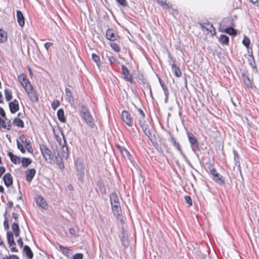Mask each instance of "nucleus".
Masks as SVG:
<instances>
[{
	"label": "nucleus",
	"mask_w": 259,
	"mask_h": 259,
	"mask_svg": "<svg viewBox=\"0 0 259 259\" xmlns=\"http://www.w3.org/2000/svg\"><path fill=\"white\" fill-rule=\"evenodd\" d=\"M110 202L112 205L113 212L118 219L120 216L121 210L119 202V199L116 194L113 193L110 195Z\"/></svg>",
	"instance_id": "nucleus-1"
},
{
	"label": "nucleus",
	"mask_w": 259,
	"mask_h": 259,
	"mask_svg": "<svg viewBox=\"0 0 259 259\" xmlns=\"http://www.w3.org/2000/svg\"><path fill=\"white\" fill-rule=\"evenodd\" d=\"M80 113L81 117L84 119L89 126L91 127H93L94 123L88 110L85 107L82 106L80 110Z\"/></svg>",
	"instance_id": "nucleus-2"
},
{
	"label": "nucleus",
	"mask_w": 259,
	"mask_h": 259,
	"mask_svg": "<svg viewBox=\"0 0 259 259\" xmlns=\"http://www.w3.org/2000/svg\"><path fill=\"white\" fill-rule=\"evenodd\" d=\"M39 148L46 161L51 163L52 162V155L51 150L44 144L40 145Z\"/></svg>",
	"instance_id": "nucleus-3"
},
{
	"label": "nucleus",
	"mask_w": 259,
	"mask_h": 259,
	"mask_svg": "<svg viewBox=\"0 0 259 259\" xmlns=\"http://www.w3.org/2000/svg\"><path fill=\"white\" fill-rule=\"evenodd\" d=\"M209 170L211 175L212 176V179L213 181L221 185L224 184L225 182L223 179V177L220 174L217 172L213 166L211 165L210 166Z\"/></svg>",
	"instance_id": "nucleus-4"
},
{
	"label": "nucleus",
	"mask_w": 259,
	"mask_h": 259,
	"mask_svg": "<svg viewBox=\"0 0 259 259\" xmlns=\"http://www.w3.org/2000/svg\"><path fill=\"white\" fill-rule=\"evenodd\" d=\"M139 121L144 134L150 140H151L150 137L152 136L151 130L152 127L150 126L148 123L145 122L144 120H142L141 118H139Z\"/></svg>",
	"instance_id": "nucleus-5"
},
{
	"label": "nucleus",
	"mask_w": 259,
	"mask_h": 259,
	"mask_svg": "<svg viewBox=\"0 0 259 259\" xmlns=\"http://www.w3.org/2000/svg\"><path fill=\"white\" fill-rule=\"evenodd\" d=\"M29 97L33 102H36L38 101V98L35 92L34 91L32 86L29 85L28 87L25 89Z\"/></svg>",
	"instance_id": "nucleus-6"
},
{
	"label": "nucleus",
	"mask_w": 259,
	"mask_h": 259,
	"mask_svg": "<svg viewBox=\"0 0 259 259\" xmlns=\"http://www.w3.org/2000/svg\"><path fill=\"white\" fill-rule=\"evenodd\" d=\"M170 141L172 143L174 146H175L178 150L180 151V152L183 155L184 158H185L186 162L188 164V165L192 168H193V166L189 159H187V157L183 154L182 149L180 147V144L177 143L173 136H171Z\"/></svg>",
	"instance_id": "nucleus-7"
},
{
	"label": "nucleus",
	"mask_w": 259,
	"mask_h": 259,
	"mask_svg": "<svg viewBox=\"0 0 259 259\" xmlns=\"http://www.w3.org/2000/svg\"><path fill=\"white\" fill-rule=\"evenodd\" d=\"M76 168L77 171V176L78 179L82 181L84 177V167L82 163L80 162H77L75 163Z\"/></svg>",
	"instance_id": "nucleus-8"
},
{
	"label": "nucleus",
	"mask_w": 259,
	"mask_h": 259,
	"mask_svg": "<svg viewBox=\"0 0 259 259\" xmlns=\"http://www.w3.org/2000/svg\"><path fill=\"white\" fill-rule=\"evenodd\" d=\"M19 139L22 144H24L25 147L30 153H33V149L31 145V143L29 140H28L25 136H20Z\"/></svg>",
	"instance_id": "nucleus-9"
},
{
	"label": "nucleus",
	"mask_w": 259,
	"mask_h": 259,
	"mask_svg": "<svg viewBox=\"0 0 259 259\" xmlns=\"http://www.w3.org/2000/svg\"><path fill=\"white\" fill-rule=\"evenodd\" d=\"M18 79L25 90L28 87L29 85H31L29 81L27 78L26 76L23 73L19 75Z\"/></svg>",
	"instance_id": "nucleus-10"
},
{
	"label": "nucleus",
	"mask_w": 259,
	"mask_h": 259,
	"mask_svg": "<svg viewBox=\"0 0 259 259\" xmlns=\"http://www.w3.org/2000/svg\"><path fill=\"white\" fill-rule=\"evenodd\" d=\"M121 116L123 121L128 126H132L133 123L130 114L126 111L122 112Z\"/></svg>",
	"instance_id": "nucleus-11"
},
{
	"label": "nucleus",
	"mask_w": 259,
	"mask_h": 259,
	"mask_svg": "<svg viewBox=\"0 0 259 259\" xmlns=\"http://www.w3.org/2000/svg\"><path fill=\"white\" fill-rule=\"evenodd\" d=\"M187 136H188L189 142H190L191 145L195 148H198V147H199L198 143L196 138L193 135V134L191 133L188 132Z\"/></svg>",
	"instance_id": "nucleus-12"
},
{
	"label": "nucleus",
	"mask_w": 259,
	"mask_h": 259,
	"mask_svg": "<svg viewBox=\"0 0 259 259\" xmlns=\"http://www.w3.org/2000/svg\"><path fill=\"white\" fill-rule=\"evenodd\" d=\"M122 73L124 75V78L128 81L132 82L133 80V77L130 74L129 71L127 67L123 65H121Z\"/></svg>",
	"instance_id": "nucleus-13"
},
{
	"label": "nucleus",
	"mask_w": 259,
	"mask_h": 259,
	"mask_svg": "<svg viewBox=\"0 0 259 259\" xmlns=\"http://www.w3.org/2000/svg\"><path fill=\"white\" fill-rule=\"evenodd\" d=\"M9 108L12 113H15L19 109V103L16 99L9 103Z\"/></svg>",
	"instance_id": "nucleus-14"
},
{
	"label": "nucleus",
	"mask_w": 259,
	"mask_h": 259,
	"mask_svg": "<svg viewBox=\"0 0 259 259\" xmlns=\"http://www.w3.org/2000/svg\"><path fill=\"white\" fill-rule=\"evenodd\" d=\"M3 181L5 185L7 187H9L13 184V178L10 173L8 172L4 175L3 177Z\"/></svg>",
	"instance_id": "nucleus-15"
},
{
	"label": "nucleus",
	"mask_w": 259,
	"mask_h": 259,
	"mask_svg": "<svg viewBox=\"0 0 259 259\" xmlns=\"http://www.w3.org/2000/svg\"><path fill=\"white\" fill-rule=\"evenodd\" d=\"M16 13L18 23L21 27H23L25 24V19L24 16L21 11L19 10H17Z\"/></svg>",
	"instance_id": "nucleus-16"
},
{
	"label": "nucleus",
	"mask_w": 259,
	"mask_h": 259,
	"mask_svg": "<svg viewBox=\"0 0 259 259\" xmlns=\"http://www.w3.org/2000/svg\"><path fill=\"white\" fill-rule=\"evenodd\" d=\"M35 174L34 168L27 169L26 171V179L27 181L30 182L32 181Z\"/></svg>",
	"instance_id": "nucleus-17"
},
{
	"label": "nucleus",
	"mask_w": 259,
	"mask_h": 259,
	"mask_svg": "<svg viewBox=\"0 0 259 259\" xmlns=\"http://www.w3.org/2000/svg\"><path fill=\"white\" fill-rule=\"evenodd\" d=\"M7 241L10 247H11L12 246H15L16 243L14 239V235L12 232H8L7 233Z\"/></svg>",
	"instance_id": "nucleus-18"
},
{
	"label": "nucleus",
	"mask_w": 259,
	"mask_h": 259,
	"mask_svg": "<svg viewBox=\"0 0 259 259\" xmlns=\"http://www.w3.org/2000/svg\"><path fill=\"white\" fill-rule=\"evenodd\" d=\"M51 152L52 155V161L55 159H60V154L58 152L57 146L56 145L51 147Z\"/></svg>",
	"instance_id": "nucleus-19"
},
{
	"label": "nucleus",
	"mask_w": 259,
	"mask_h": 259,
	"mask_svg": "<svg viewBox=\"0 0 259 259\" xmlns=\"http://www.w3.org/2000/svg\"><path fill=\"white\" fill-rule=\"evenodd\" d=\"M66 100H67L71 104L73 103L74 100L72 95L71 91L69 88L65 89Z\"/></svg>",
	"instance_id": "nucleus-20"
},
{
	"label": "nucleus",
	"mask_w": 259,
	"mask_h": 259,
	"mask_svg": "<svg viewBox=\"0 0 259 259\" xmlns=\"http://www.w3.org/2000/svg\"><path fill=\"white\" fill-rule=\"evenodd\" d=\"M2 127L10 130L11 128V120H8L6 123L5 120L0 118V128Z\"/></svg>",
	"instance_id": "nucleus-21"
},
{
	"label": "nucleus",
	"mask_w": 259,
	"mask_h": 259,
	"mask_svg": "<svg viewBox=\"0 0 259 259\" xmlns=\"http://www.w3.org/2000/svg\"><path fill=\"white\" fill-rule=\"evenodd\" d=\"M12 162L14 164H19L20 162V158L15 155H14L11 152H9L8 154Z\"/></svg>",
	"instance_id": "nucleus-22"
},
{
	"label": "nucleus",
	"mask_w": 259,
	"mask_h": 259,
	"mask_svg": "<svg viewBox=\"0 0 259 259\" xmlns=\"http://www.w3.org/2000/svg\"><path fill=\"white\" fill-rule=\"evenodd\" d=\"M23 252L26 254L29 259H32L33 256V254L30 248L28 245H25L23 247Z\"/></svg>",
	"instance_id": "nucleus-23"
},
{
	"label": "nucleus",
	"mask_w": 259,
	"mask_h": 259,
	"mask_svg": "<svg viewBox=\"0 0 259 259\" xmlns=\"http://www.w3.org/2000/svg\"><path fill=\"white\" fill-rule=\"evenodd\" d=\"M36 202L39 206L43 208H45L47 206L46 200L40 196L36 198Z\"/></svg>",
	"instance_id": "nucleus-24"
},
{
	"label": "nucleus",
	"mask_w": 259,
	"mask_h": 259,
	"mask_svg": "<svg viewBox=\"0 0 259 259\" xmlns=\"http://www.w3.org/2000/svg\"><path fill=\"white\" fill-rule=\"evenodd\" d=\"M12 229L16 237H18L20 233V230L17 222L14 223L12 226Z\"/></svg>",
	"instance_id": "nucleus-25"
},
{
	"label": "nucleus",
	"mask_w": 259,
	"mask_h": 259,
	"mask_svg": "<svg viewBox=\"0 0 259 259\" xmlns=\"http://www.w3.org/2000/svg\"><path fill=\"white\" fill-rule=\"evenodd\" d=\"M106 37L110 40H114L116 39V35L114 34L113 30L112 29H108L106 32Z\"/></svg>",
	"instance_id": "nucleus-26"
},
{
	"label": "nucleus",
	"mask_w": 259,
	"mask_h": 259,
	"mask_svg": "<svg viewBox=\"0 0 259 259\" xmlns=\"http://www.w3.org/2000/svg\"><path fill=\"white\" fill-rule=\"evenodd\" d=\"M57 116L60 121L65 122L66 119L64 116V110L62 109H59L57 111Z\"/></svg>",
	"instance_id": "nucleus-27"
},
{
	"label": "nucleus",
	"mask_w": 259,
	"mask_h": 259,
	"mask_svg": "<svg viewBox=\"0 0 259 259\" xmlns=\"http://www.w3.org/2000/svg\"><path fill=\"white\" fill-rule=\"evenodd\" d=\"M205 30L208 32H209L213 36L215 34L216 32L215 29L212 24H210L208 23H207L206 27H205Z\"/></svg>",
	"instance_id": "nucleus-28"
},
{
	"label": "nucleus",
	"mask_w": 259,
	"mask_h": 259,
	"mask_svg": "<svg viewBox=\"0 0 259 259\" xmlns=\"http://www.w3.org/2000/svg\"><path fill=\"white\" fill-rule=\"evenodd\" d=\"M171 68H172V71L174 72L175 74L177 77L181 76V75L182 74L180 68L178 67H177L175 64L174 63V64H171Z\"/></svg>",
	"instance_id": "nucleus-29"
},
{
	"label": "nucleus",
	"mask_w": 259,
	"mask_h": 259,
	"mask_svg": "<svg viewBox=\"0 0 259 259\" xmlns=\"http://www.w3.org/2000/svg\"><path fill=\"white\" fill-rule=\"evenodd\" d=\"M224 32L232 36H236L237 35L236 30L232 27L225 28Z\"/></svg>",
	"instance_id": "nucleus-30"
},
{
	"label": "nucleus",
	"mask_w": 259,
	"mask_h": 259,
	"mask_svg": "<svg viewBox=\"0 0 259 259\" xmlns=\"http://www.w3.org/2000/svg\"><path fill=\"white\" fill-rule=\"evenodd\" d=\"M20 161L22 163V166L24 167H27L32 162L30 159L26 157H23Z\"/></svg>",
	"instance_id": "nucleus-31"
},
{
	"label": "nucleus",
	"mask_w": 259,
	"mask_h": 259,
	"mask_svg": "<svg viewBox=\"0 0 259 259\" xmlns=\"http://www.w3.org/2000/svg\"><path fill=\"white\" fill-rule=\"evenodd\" d=\"M13 123L20 127H24V123L23 121L19 118V117H16L14 120H13Z\"/></svg>",
	"instance_id": "nucleus-32"
},
{
	"label": "nucleus",
	"mask_w": 259,
	"mask_h": 259,
	"mask_svg": "<svg viewBox=\"0 0 259 259\" xmlns=\"http://www.w3.org/2000/svg\"><path fill=\"white\" fill-rule=\"evenodd\" d=\"M5 95L6 100L7 101H9L12 99V91L9 89H6L5 90Z\"/></svg>",
	"instance_id": "nucleus-33"
},
{
	"label": "nucleus",
	"mask_w": 259,
	"mask_h": 259,
	"mask_svg": "<svg viewBox=\"0 0 259 259\" xmlns=\"http://www.w3.org/2000/svg\"><path fill=\"white\" fill-rule=\"evenodd\" d=\"M92 57L93 61L96 63L98 68H100L101 66V61L99 56L96 54H93Z\"/></svg>",
	"instance_id": "nucleus-34"
},
{
	"label": "nucleus",
	"mask_w": 259,
	"mask_h": 259,
	"mask_svg": "<svg viewBox=\"0 0 259 259\" xmlns=\"http://www.w3.org/2000/svg\"><path fill=\"white\" fill-rule=\"evenodd\" d=\"M242 79L244 83L247 87H251V83L249 77L245 74H242Z\"/></svg>",
	"instance_id": "nucleus-35"
},
{
	"label": "nucleus",
	"mask_w": 259,
	"mask_h": 259,
	"mask_svg": "<svg viewBox=\"0 0 259 259\" xmlns=\"http://www.w3.org/2000/svg\"><path fill=\"white\" fill-rule=\"evenodd\" d=\"M220 41L224 45H228L229 43V37L224 34H221L219 38Z\"/></svg>",
	"instance_id": "nucleus-36"
},
{
	"label": "nucleus",
	"mask_w": 259,
	"mask_h": 259,
	"mask_svg": "<svg viewBox=\"0 0 259 259\" xmlns=\"http://www.w3.org/2000/svg\"><path fill=\"white\" fill-rule=\"evenodd\" d=\"M63 139H64V137H63ZM64 145L62 146V150H63V156H67L68 153V147L67 146V145L66 144V142H65V139H64Z\"/></svg>",
	"instance_id": "nucleus-37"
},
{
	"label": "nucleus",
	"mask_w": 259,
	"mask_h": 259,
	"mask_svg": "<svg viewBox=\"0 0 259 259\" xmlns=\"http://www.w3.org/2000/svg\"><path fill=\"white\" fill-rule=\"evenodd\" d=\"M157 2L164 8H169L170 7L169 4L167 3L165 0H157Z\"/></svg>",
	"instance_id": "nucleus-38"
},
{
	"label": "nucleus",
	"mask_w": 259,
	"mask_h": 259,
	"mask_svg": "<svg viewBox=\"0 0 259 259\" xmlns=\"http://www.w3.org/2000/svg\"><path fill=\"white\" fill-rule=\"evenodd\" d=\"M7 36L5 32L0 29V42H4L7 40Z\"/></svg>",
	"instance_id": "nucleus-39"
},
{
	"label": "nucleus",
	"mask_w": 259,
	"mask_h": 259,
	"mask_svg": "<svg viewBox=\"0 0 259 259\" xmlns=\"http://www.w3.org/2000/svg\"><path fill=\"white\" fill-rule=\"evenodd\" d=\"M59 248L65 255H68L70 253V250L69 248L61 245L59 246Z\"/></svg>",
	"instance_id": "nucleus-40"
},
{
	"label": "nucleus",
	"mask_w": 259,
	"mask_h": 259,
	"mask_svg": "<svg viewBox=\"0 0 259 259\" xmlns=\"http://www.w3.org/2000/svg\"><path fill=\"white\" fill-rule=\"evenodd\" d=\"M52 162H56L58 166L61 169L63 168L64 167V164L62 160V158L61 157H60V159L58 158L54 159Z\"/></svg>",
	"instance_id": "nucleus-41"
},
{
	"label": "nucleus",
	"mask_w": 259,
	"mask_h": 259,
	"mask_svg": "<svg viewBox=\"0 0 259 259\" xmlns=\"http://www.w3.org/2000/svg\"><path fill=\"white\" fill-rule=\"evenodd\" d=\"M111 47L116 52H118L120 50V47L119 45L115 42H111Z\"/></svg>",
	"instance_id": "nucleus-42"
},
{
	"label": "nucleus",
	"mask_w": 259,
	"mask_h": 259,
	"mask_svg": "<svg viewBox=\"0 0 259 259\" xmlns=\"http://www.w3.org/2000/svg\"><path fill=\"white\" fill-rule=\"evenodd\" d=\"M233 154H234V159L236 163V165H238V166L240 165V163L239 162V155L238 152L234 150H233Z\"/></svg>",
	"instance_id": "nucleus-43"
},
{
	"label": "nucleus",
	"mask_w": 259,
	"mask_h": 259,
	"mask_svg": "<svg viewBox=\"0 0 259 259\" xmlns=\"http://www.w3.org/2000/svg\"><path fill=\"white\" fill-rule=\"evenodd\" d=\"M108 61L110 62L111 64L116 63L119 64V61L113 56H107Z\"/></svg>",
	"instance_id": "nucleus-44"
},
{
	"label": "nucleus",
	"mask_w": 259,
	"mask_h": 259,
	"mask_svg": "<svg viewBox=\"0 0 259 259\" xmlns=\"http://www.w3.org/2000/svg\"><path fill=\"white\" fill-rule=\"evenodd\" d=\"M17 148L20 150V151L22 153H25V150L24 148V147L22 144L20 143L18 140L17 141Z\"/></svg>",
	"instance_id": "nucleus-45"
},
{
	"label": "nucleus",
	"mask_w": 259,
	"mask_h": 259,
	"mask_svg": "<svg viewBox=\"0 0 259 259\" xmlns=\"http://www.w3.org/2000/svg\"><path fill=\"white\" fill-rule=\"evenodd\" d=\"M242 43L245 47L248 48L250 44V40L247 36H244V38L242 40Z\"/></svg>",
	"instance_id": "nucleus-46"
},
{
	"label": "nucleus",
	"mask_w": 259,
	"mask_h": 259,
	"mask_svg": "<svg viewBox=\"0 0 259 259\" xmlns=\"http://www.w3.org/2000/svg\"><path fill=\"white\" fill-rule=\"evenodd\" d=\"M59 105L60 102L58 100H54L52 103V107L54 110H56Z\"/></svg>",
	"instance_id": "nucleus-47"
},
{
	"label": "nucleus",
	"mask_w": 259,
	"mask_h": 259,
	"mask_svg": "<svg viewBox=\"0 0 259 259\" xmlns=\"http://www.w3.org/2000/svg\"><path fill=\"white\" fill-rule=\"evenodd\" d=\"M185 201L188 203L189 206H191L192 205V201L191 197L189 196H185Z\"/></svg>",
	"instance_id": "nucleus-48"
},
{
	"label": "nucleus",
	"mask_w": 259,
	"mask_h": 259,
	"mask_svg": "<svg viewBox=\"0 0 259 259\" xmlns=\"http://www.w3.org/2000/svg\"><path fill=\"white\" fill-rule=\"evenodd\" d=\"M83 254L81 253H78L74 254L73 256V259H82Z\"/></svg>",
	"instance_id": "nucleus-49"
},
{
	"label": "nucleus",
	"mask_w": 259,
	"mask_h": 259,
	"mask_svg": "<svg viewBox=\"0 0 259 259\" xmlns=\"http://www.w3.org/2000/svg\"><path fill=\"white\" fill-rule=\"evenodd\" d=\"M120 5L123 7L127 6V3L125 0H116Z\"/></svg>",
	"instance_id": "nucleus-50"
},
{
	"label": "nucleus",
	"mask_w": 259,
	"mask_h": 259,
	"mask_svg": "<svg viewBox=\"0 0 259 259\" xmlns=\"http://www.w3.org/2000/svg\"><path fill=\"white\" fill-rule=\"evenodd\" d=\"M138 111L140 115V117H139V118H141L142 120H144L145 118V114L144 112L141 109H139Z\"/></svg>",
	"instance_id": "nucleus-51"
},
{
	"label": "nucleus",
	"mask_w": 259,
	"mask_h": 259,
	"mask_svg": "<svg viewBox=\"0 0 259 259\" xmlns=\"http://www.w3.org/2000/svg\"><path fill=\"white\" fill-rule=\"evenodd\" d=\"M0 115L4 118H5L6 119H7L6 117V114L4 110L0 107Z\"/></svg>",
	"instance_id": "nucleus-52"
},
{
	"label": "nucleus",
	"mask_w": 259,
	"mask_h": 259,
	"mask_svg": "<svg viewBox=\"0 0 259 259\" xmlns=\"http://www.w3.org/2000/svg\"><path fill=\"white\" fill-rule=\"evenodd\" d=\"M122 244L124 246H128V241L126 239V238H125V237H123L122 239Z\"/></svg>",
	"instance_id": "nucleus-53"
},
{
	"label": "nucleus",
	"mask_w": 259,
	"mask_h": 259,
	"mask_svg": "<svg viewBox=\"0 0 259 259\" xmlns=\"http://www.w3.org/2000/svg\"><path fill=\"white\" fill-rule=\"evenodd\" d=\"M17 243L18 245L22 248L23 246V242L22 241V238H19V239L17 240Z\"/></svg>",
	"instance_id": "nucleus-54"
},
{
	"label": "nucleus",
	"mask_w": 259,
	"mask_h": 259,
	"mask_svg": "<svg viewBox=\"0 0 259 259\" xmlns=\"http://www.w3.org/2000/svg\"><path fill=\"white\" fill-rule=\"evenodd\" d=\"M4 228L5 230H8L9 228L8 222L7 220H5L4 222Z\"/></svg>",
	"instance_id": "nucleus-55"
},
{
	"label": "nucleus",
	"mask_w": 259,
	"mask_h": 259,
	"mask_svg": "<svg viewBox=\"0 0 259 259\" xmlns=\"http://www.w3.org/2000/svg\"><path fill=\"white\" fill-rule=\"evenodd\" d=\"M53 45V43L50 42H47L45 43V47L47 49V50H48L49 47Z\"/></svg>",
	"instance_id": "nucleus-56"
},
{
	"label": "nucleus",
	"mask_w": 259,
	"mask_h": 259,
	"mask_svg": "<svg viewBox=\"0 0 259 259\" xmlns=\"http://www.w3.org/2000/svg\"><path fill=\"white\" fill-rule=\"evenodd\" d=\"M6 169L4 166H0V178L2 176L3 174L5 172Z\"/></svg>",
	"instance_id": "nucleus-57"
},
{
	"label": "nucleus",
	"mask_w": 259,
	"mask_h": 259,
	"mask_svg": "<svg viewBox=\"0 0 259 259\" xmlns=\"http://www.w3.org/2000/svg\"><path fill=\"white\" fill-rule=\"evenodd\" d=\"M69 233L71 234V235H75L76 234V231L74 229V228H70L69 230Z\"/></svg>",
	"instance_id": "nucleus-58"
},
{
	"label": "nucleus",
	"mask_w": 259,
	"mask_h": 259,
	"mask_svg": "<svg viewBox=\"0 0 259 259\" xmlns=\"http://www.w3.org/2000/svg\"><path fill=\"white\" fill-rule=\"evenodd\" d=\"M206 24H207V23H200V27H201V29H202L203 30H205V27H206Z\"/></svg>",
	"instance_id": "nucleus-59"
},
{
	"label": "nucleus",
	"mask_w": 259,
	"mask_h": 259,
	"mask_svg": "<svg viewBox=\"0 0 259 259\" xmlns=\"http://www.w3.org/2000/svg\"><path fill=\"white\" fill-rule=\"evenodd\" d=\"M163 90L165 96H166V97H168L169 92H168V89L166 88V89H164Z\"/></svg>",
	"instance_id": "nucleus-60"
},
{
	"label": "nucleus",
	"mask_w": 259,
	"mask_h": 259,
	"mask_svg": "<svg viewBox=\"0 0 259 259\" xmlns=\"http://www.w3.org/2000/svg\"><path fill=\"white\" fill-rule=\"evenodd\" d=\"M163 90L165 96H166V97H168L169 92H168V89L166 88V89H164Z\"/></svg>",
	"instance_id": "nucleus-61"
},
{
	"label": "nucleus",
	"mask_w": 259,
	"mask_h": 259,
	"mask_svg": "<svg viewBox=\"0 0 259 259\" xmlns=\"http://www.w3.org/2000/svg\"><path fill=\"white\" fill-rule=\"evenodd\" d=\"M12 216H13V218L16 221H18V217L17 214L13 212L12 213Z\"/></svg>",
	"instance_id": "nucleus-62"
},
{
	"label": "nucleus",
	"mask_w": 259,
	"mask_h": 259,
	"mask_svg": "<svg viewBox=\"0 0 259 259\" xmlns=\"http://www.w3.org/2000/svg\"><path fill=\"white\" fill-rule=\"evenodd\" d=\"M10 247L11 250L12 252H17L18 251V249H16V248L15 247V246H12L11 247Z\"/></svg>",
	"instance_id": "nucleus-63"
},
{
	"label": "nucleus",
	"mask_w": 259,
	"mask_h": 259,
	"mask_svg": "<svg viewBox=\"0 0 259 259\" xmlns=\"http://www.w3.org/2000/svg\"><path fill=\"white\" fill-rule=\"evenodd\" d=\"M11 257L12 259H19V257L16 255H11Z\"/></svg>",
	"instance_id": "nucleus-64"
}]
</instances>
